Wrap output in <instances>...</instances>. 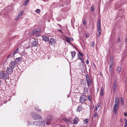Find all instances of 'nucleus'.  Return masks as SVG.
<instances>
[{"label": "nucleus", "mask_w": 127, "mask_h": 127, "mask_svg": "<svg viewBox=\"0 0 127 127\" xmlns=\"http://www.w3.org/2000/svg\"><path fill=\"white\" fill-rule=\"evenodd\" d=\"M87 97L86 95H82L80 98V101L81 104L85 103L86 101Z\"/></svg>", "instance_id": "1"}, {"label": "nucleus", "mask_w": 127, "mask_h": 127, "mask_svg": "<svg viewBox=\"0 0 127 127\" xmlns=\"http://www.w3.org/2000/svg\"><path fill=\"white\" fill-rule=\"evenodd\" d=\"M8 75L4 72H0V78L6 80L8 78Z\"/></svg>", "instance_id": "2"}, {"label": "nucleus", "mask_w": 127, "mask_h": 127, "mask_svg": "<svg viewBox=\"0 0 127 127\" xmlns=\"http://www.w3.org/2000/svg\"><path fill=\"white\" fill-rule=\"evenodd\" d=\"M32 117L35 120H40L42 119V117L40 115L35 113H33V115L32 116Z\"/></svg>", "instance_id": "3"}, {"label": "nucleus", "mask_w": 127, "mask_h": 127, "mask_svg": "<svg viewBox=\"0 0 127 127\" xmlns=\"http://www.w3.org/2000/svg\"><path fill=\"white\" fill-rule=\"evenodd\" d=\"M52 117L50 116L45 119V121L46 122V124L47 125H49L51 124L52 121Z\"/></svg>", "instance_id": "4"}, {"label": "nucleus", "mask_w": 127, "mask_h": 127, "mask_svg": "<svg viewBox=\"0 0 127 127\" xmlns=\"http://www.w3.org/2000/svg\"><path fill=\"white\" fill-rule=\"evenodd\" d=\"M41 30V29H36L35 30L33 31L32 32H31L30 34L31 35H36L37 36V34L39 33L40 32Z\"/></svg>", "instance_id": "5"}, {"label": "nucleus", "mask_w": 127, "mask_h": 127, "mask_svg": "<svg viewBox=\"0 0 127 127\" xmlns=\"http://www.w3.org/2000/svg\"><path fill=\"white\" fill-rule=\"evenodd\" d=\"M13 69V68L11 66H9L6 69V72L8 74H11L12 72Z\"/></svg>", "instance_id": "6"}, {"label": "nucleus", "mask_w": 127, "mask_h": 127, "mask_svg": "<svg viewBox=\"0 0 127 127\" xmlns=\"http://www.w3.org/2000/svg\"><path fill=\"white\" fill-rule=\"evenodd\" d=\"M119 104H115L113 107V112L116 114L117 112V110L118 109Z\"/></svg>", "instance_id": "7"}, {"label": "nucleus", "mask_w": 127, "mask_h": 127, "mask_svg": "<svg viewBox=\"0 0 127 127\" xmlns=\"http://www.w3.org/2000/svg\"><path fill=\"white\" fill-rule=\"evenodd\" d=\"M31 45L32 47L37 46L38 45V41L35 39L32 42Z\"/></svg>", "instance_id": "8"}, {"label": "nucleus", "mask_w": 127, "mask_h": 127, "mask_svg": "<svg viewBox=\"0 0 127 127\" xmlns=\"http://www.w3.org/2000/svg\"><path fill=\"white\" fill-rule=\"evenodd\" d=\"M111 62V63L110 64L109 70L110 72L111 73H112V66L113 64V61L112 59V60L111 61V60H110V62Z\"/></svg>", "instance_id": "9"}, {"label": "nucleus", "mask_w": 127, "mask_h": 127, "mask_svg": "<svg viewBox=\"0 0 127 127\" xmlns=\"http://www.w3.org/2000/svg\"><path fill=\"white\" fill-rule=\"evenodd\" d=\"M17 63L14 61L11 62L10 63V66H11L12 67L14 68L15 66H16V64Z\"/></svg>", "instance_id": "10"}, {"label": "nucleus", "mask_w": 127, "mask_h": 127, "mask_svg": "<svg viewBox=\"0 0 127 127\" xmlns=\"http://www.w3.org/2000/svg\"><path fill=\"white\" fill-rule=\"evenodd\" d=\"M42 40L48 42L49 41V38L46 36L43 35L42 36Z\"/></svg>", "instance_id": "11"}, {"label": "nucleus", "mask_w": 127, "mask_h": 127, "mask_svg": "<svg viewBox=\"0 0 127 127\" xmlns=\"http://www.w3.org/2000/svg\"><path fill=\"white\" fill-rule=\"evenodd\" d=\"M56 42V40L53 38H51L50 40L49 44L52 45V44H54Z\"/></svg>", "instance_id": "12"}, {"label": "nucleus", "mask_w": 127, "mask_h": 127, "mask_svg": "<svg viewBox=\"0 0 127 127\" xmlns=\"http://www.w3.org/2000/svg\"><path fill=\"white\" fill-rule=\"evenodd\" d=\"M82 105H80L78 106L77 109L76 110L77 112H79L80 111L82 110Z\"/></svg>", "instance_id": "13"}, {"label": "nucleus", "mask_w": 127, "mask_h": 127, "mask_svg": "<svg viewBox=\"0 0 127 127\" xmlns=\"http://www.w3.org/2000/svg\"><path fill=\"white\" fill-rule=\"evenodd\" d=\"M39 126L42 127H44L45 125V122L44 121H43L39 122Z\"/></svg>", "instance_id": "14"}, {"label": "nucleus", "mask_w": 127, "mask_h": 127, "mask_svg": "<svg viewBox=\"0 0 127 127\" xmlns=\"http://www.w3.org/2000/svg\"><path fill=\"white\" fill-rule=\"evenodd\" d=\"M21 57H19L18 58H16L14 61L17 63L18 64L19 62L21 61Z\"/></svg>", "instance_id": "15"}, {"label": "nucleus", "mask_w": 127, "mask_h": 127, "mask_svg": "<svg viewBox=\"0 0 127 127\" xmlns=\"http://www.w3.org/2000/svg\"><path fill=\"white\" fill-rule=\"evenodd\" d=\"M115 104H119V100L117 97H116L115 98Z\"/></svg>", "instance_id": "16"}, {"label": "nucleus", "mask_w": 127, "mask_h": 127, "mask_svg": "<svg viewBox=\"0 0 127 127\" xmlns=\"http://www.w3.org/2000/svg\"><path fill=\"white\" fill-rule=\"evenodd\" d=\"M87 81L88 86V87H89V86L90 84H91L92 83V80L90 78L89 79V80H87Z\"/></svg>", "instance_id": "17"}, {"label": "nucleus", "mask_w": 127, "mask_h": 127, "mask_svg": "<svg viewBox=\"0 0 127 127\" xmlns=\"http://www.w3.org/2000/svg\"><path fill=\"white\" fill-rule=\"evenodd\" d=\"M79 120L78 119V118L77 117H76L74 121H73V123L75 124H77L78 123V122L79 121Z\"/></svg>", "instance_id": "18"}, {"label": "nucleus", "mask_w": 127, "mask_h": 127, "mask_svg": "<svg viewBox=\"0 0 127 127\" xmlns=\"http://www.w3.org/2000/svg\"><path fill=\"white\" fill-rule=\"evenodd\" d=\"M104 88L103 87H102L101 89L100 95L101 96H102L104 95Z\"/></svg>", "instance_id": "19"}, {"label": "nucleus", "mask_w": 127, "mask_h": 127, "mask_svg": "<svg viewBox=\"0 0 127 127\" xmlns=\"http://www.w3.org/2000/svg\"><path fill=\"white\" fill-rule=\"evenodd\" d=\"M71 54L72 58H73L75 55L76 54V52L75 51L72 52H71Z\"/></svg>", "instance_id": "20"}, {"label": "nucleus", "mask_w": 127, "mask_h": 127, "mask_svg": "<svg viewBox=\"0 0 127 127\" xmlns=\"http://www.w3.org/2000/svg\"><path fill=\"white\" fill-rule=\"evenodd\" d=\"M39 121H34V125L35 126H39Z\"/></svg>", "instance_id": "21"}, {"label": "nucleus", "mask_w": 127, "mask_h": 127, "mask_svg": "<svg viewBox=\"0 0 127 127\" xmlns=\"http://www.w3.org/2000/svg\"><path fill=\"white\" fill-rule=\"evenodd\" d=\"M19 49L18 48H17L14 52L13 54V56H14L16 54L18 53V52L19 51Z\"/></svg>", "instance_id": "22"}, {"label": "nucleus", "mask_w": 127, "mask_h": 127, "mask_svg": "<svg viewBox=\"0 0 127 127\" xmlns=\"http://www.w3.org/2000/svg\"><path fill=\"white\" fill-rule=\"evenodd\" d=\"M97 30L98 32V34L97 35V37H99L100 36L101 33V29H97Z\"/></svg>", "instance_id": "23"}, {"label": "nucleus", "mask_w": 127, "mask_h": 127, "mask_svg": "<svg viewBox=\"0 0 127 127\" xmlns=\"http://www.w3.org/2000/svg\"><path fill=\"white\" fill-rule=\"evenodd\" d=\"M113 85L114 86V90H115L116 89L117 86V83L116 82H114Z\"/></svg>", "instance_id": "24"}, {"label": "nucleus", "mask_w": 127, "mask_h": 127, "mask_svg": "<svg viewBox=\"0 0 127 127\" xmlns=\"http://www.w3.org/2000/svg\"><path fill=\"white\" fill-rule=\"evenodd\" d=\"M121 70V68L120 67H118L116 69V71L117 73H120Z\"/></svg>", "instance_id": "25"}, {"label": "nucleus", "mask_w": 127, "mask_h": 127, "mask_svg": "<svg viewBox=\"0 0 127 127\" xmlns=\"http://www.w3.org/2000/svg\"><path fill=\"white\" fill-rule=\"evenodd\" d=\"M66 38L65 40L68 43H69L70 42V38H68L67 37H66Z\"/></svg>", "instance_id": "26"}, {"label": "nucleus", "mask_w": 127, "mask_h": 127, "mask_svg": "<svg viewBox=\"0 0 127 127\" xmlns=\"http://www.w3.org/2000/svg\"><path fill=\"white\" fill-rule=\"evenodd\" d=\"M78 59H79L81 61V62H82V63H84V61H83V60L82 58L81 57H79V55H78Z\"/></svg>", "instance_id": "27"}, {"label": "nucleus", "mask_w": 127, "mask_h": 127, "mask_svg": "<svg viewBox=\"0 0 127 127\" xmlns=\"http://www.w3.org/2000/svg\"><path fill=\"white\" fill-rule=\"evenodd\" d=\"M23 12L22 11H20L19 13H18V15L19 16L21 17L23 13Z\"/></svg>", "instance_id": "28"}, {"label": "nucleus", "mask_w": 127, "mask_h": 127, "mask_svg": "<svg viewBox=\"0 0 127 127\" xmlns=\"http://www.w3.org/2000/svg\"><path fill=\"white\" fill-rule=\"evenodd\" d=\"M124 120L125 121V122L124 125V127H127V120L126 119H124Z\"/></svg>", "instance_id": "29"}, {"label": "nucleus", "mask_w": 127, "mask_h": 127, "mask_svg": "<svg viewBox=\"0 0 127 127\" xmlns=\"http://www.w3.org/2000/svg\"><path fill=\"white\" fill-rule=\"evenodd\" d=\"M29 0H26L24 2V3L23 4L25 5H26L29 2Z\"/></svg>", "instance_id": "30"}, {"label": "nucleus", "mask_w": 127, "mask_h": 127, "mask_svg": "<svg viewBox=\"0 0 127 127\" xmlns=\"http://www.w3.org/2000/svg\"><path fill=\"white\" fill-rule=\"evenodd\" d=\"M64 120L67 123H69L70 122L66 118L64 119Z\"/></svg>", "instance_id": "31"}, {"label": "nucleus", "mask_w": 127, "mask_h": 127, "mask_svg": "<svg viewBox=\"0 0 127 127\" xmlns=\"http://www.w3.org/2000/svg\"><path fill=\"white\" fill-rule=\"evenodd\" d=\"M90 45L91 46H92L93 47H94L95 46V44L94 42L93 41H92L91 42Z\"/></svg>", "instance_id": "32"}, {"label": "nucleus", "mask_w": 127, "mask_h": 127, "mask_svg": "<svg viewBox=\"0 0 127 127\" xmlns=\"http://www.w3.org/2000/svg\"><path fill=\"white\" fill-rule=\"evenodd\" d=\"M97 25L98 27L97 28V29H101L100 24L97 23Z\"/></svg>", "instance_id": "33"}, {"label": "nucleus", "mask_w": 127, "mask_h": 127, "mask_svg": "<svg viewBox=\"0 0 127 127\" xmlns=\"http://www.w3.org/2000/svg\"><path fill=\"white\" fill-rule=\"evenodd\" d=\"M40 11V9H37L36 10L35 12L37 13H39Z\"/></svg>", "instance_id": "34"}, {"label": "nucleus", "mask_w": 127, "mask_h": 127, "mask_svg": "<svg viewBox=\"0 0 127 127\" xmlns=\"http://www.w3.org/2000/svg\"><path fill=\"white\" fill-rule=\"evenodd\" d=\"M88 121V119H85L84 121V124H87Z\"/></svg>", "instance_id": "35"}, {"label": "nucleus", "mask_w": 127, "mask_h": 127, "mask_svg": "<svg viewBox=\"0 0 127 127\" xmlns=\"http://www.w3.org/2000/svg\"><path fill=\"white\" fill-rule=\"evenodd\" d=\"M35 109L36 111H41V110L40 109H39L38 107H35Z\"/></svg>", "instance_id": "36"}, {"label": "nucleus", "mask_w": 127, "mask_h": 127, "mask_svg": "<svg viewBox=\"0 0 127 127\" xmlns=\"http://www.w3.org/2000/svg\"><path fill=\"white\" fill-rule=\"evenodd\" d=\"M20 17V16H19V15H18L17 17H16L15 18V20H18L19 19Z\"/></svg>", "instance_id": "37"}, {"label": "nucleus", "mask_w": 127, "mask_h": 127, "mask_svg": "<svg viewBox=\"0 0 127 127\" xmlns=\"http://www.w3.org/2000/svg\"><path fill=\"white\" fill-rule=\"evenodd\" d=\"M120 99L121 100V105H123L124 104V101L122 100V97L120 98Z\"/></svg>", "instance_id": "38"}, {"label": "nucleus", "mask_w": 127, "mask_h": 127, "mask_svg": "<svg viewBox=\"0 0 127 127\" xmlns=\"http://www.w3.org/2000/svg\"><path fill=\"white\" fill-rule=\"evenodd\" d=\"M86 80H89V79L88 76V75H86Z\"/></svg>", "instance_id": "39"}, {"label": "nucleus", "mask_w": 127, "mask_h": 127, "mask_svg": "<svg viewBox=\"0 0 127 127\" xmlns=\"http://www.w3.org/2000/svg\"><path fill=\"white\" fill-rule=\"evenodd\" d=\"M94 117L95 118H96L98 116V114L96 113H95L94 115Z\"/></svg>", "instance_id": "40"}, {"label": "nucleus", "mask_w": 127, "mask_h": 127, "mask_svg": "<svg viewBox=\"0 0 127 127\" xmlns=\"http://www.w3.org/2000/svg\"><path fill=\"white\" fill-rule=\"evenodd\" d=\"M79 53L81 57L83 56V54L80 51H79Z\"/></svg>", "instance_id": "41"}, {"label": "nucleus", "mask_w": 127, "mask_h": 127, "mask_svg": "<svg viewBox=\"0 0 127 127\" xmlns=\"http://www.w3.org/2000/svg\"><path fill=\"white\" fill-rule=\"evenodd\" d=\"M29 125L30 126L34 125V122L29 123Z\"/></svg>", "instance_id": "42"}, {"label": "nucleus", "mask_w": 127, "mask_h": 127, "mask_svg": "<svg viewBox=\"0 0 127 127\" xmlns=\"http://www.w3.org/2000/svg\"><path fill=\"white\" fill-rule=\"evenodd\" d=\"M88 100L90 101L91 100V96L90 95H89L88 96Z\"/></svg>", "instance_id": "43"}, {"label": "nucleus", "mask_w": 127, "mask_h": 127, "mask_svg": "<svg viewBox=\"0 0 127 127\" xmlns=\"http://www.w3.org/2000/svg\"><path fill=\"white\" fill-rule=\"evenodd\" d=\"M100 106V104L99 103H98V104L97 105V106H95L96 107H97V108H98Z\"/></svg>", "instance_id": "44"}, {"label": "nucleus", "mask_w": 127, "mask_h": 127, "mask_svg": "<svg viewBox=\"0 0 127 127\" xmlns=\"http://www.w3.org/2000/svg\"><path fill=\"white\" fill-rule=\"evenodd\" d=\"M25 52L24 51L23 52H22L21 53V54L22 55H25Z\"/></svg>", "instance_id": "45"}, {"label": "nucleus", "mask_w": 127, "mask_h": 127, "mask_svg": "<svg viewBox=\"0 0 127 127\" xmlns=\"http://www.w3.org/2000/svg\"><path fill=\"white\" fill-rule=\"evenodd\" d=\"M120 37H119L118 38V41L119 42H120Z\"/></svg>", "instance_id": "46"}, {"label": "nucleus", "mask_w": 127, "mask_h": 127, "mask_svg": "<svg viewBox=\"0 0 127 127\" xmlns=\"http://www.w3.org/2000/svg\"><path fill=\"white\" fill-rule=\"evenodd\" d=\"M86 63L87 64H89V61H88V60L87 59V61H86Z\"/></svg>", "instance_id": "47"}, {"label": "nucleus", "mask_w": 127, "mask_h": 127, "mask_svg": "<svg viewBox=\"0 0 127 127\" xmlns=\"http://www.w3.org/2000/svg\"><path fill=\"white\" fill-rule=\"evenodd\" d=\"M86 21H83V24L85 25L86 24Z\"/></svg>", "instance_id": "48"}, {"label": "nucleus", "mask_w": 127, "mask_h": 127, "mask_svg": "<svg viewBox=\"0 0 127 127\" xmlns=\"http://www.w3.org/2000/svg\"><path fill=\"white\" fill-rule=\"evenodd\" d=\"M124 115L125 117H126L127 116V113L126 112H125L124 113Z\"/></svg>", "instance_id": "49"}, {"label": "nucleus", "mask_w": 127, "mask_h": 127, "mask_svg": "<svg viewBox=\"0 0 127 127\" xmlns=\"http://www.w3.org/2000/svg\"><path fill=\"white\" fill-rule=\"evenodd\" d=\"M100 22H101L100 20L99 19V20L98 21L97 23L100 24Z\"/></svg>", "instance_id": "50"}, {"label": "nucleus", "mask_w": 127, "mask_h": 127, "mask_svg": "<svg viewBox=\"0 0 127 127\" xmlns=\"http://www.w3.org/2000/svg\"><path fill=\"white\" fill-rule=\"evenodd\" d=\"M98 108H97V107H95V110L96 111H97V110L98 109Z\"/></svg>", "instance_id": "51"}, {"label": "nucleus", "mask_w": 127, "mask_h": 127, "mask_svg": "<svg viewBox=\"0 0 127 127\" xmlns=\"http://www.w3.org/2000/svg\"><path fill=\"white\" fill-rule=\"evenodd\" d=\"M86 35L87 37H88L89 36V34H86Z\"/></svg>", "instance_id": "52"}, {"label": "nucleus", "mask_w": 127, "mask_h": 127, "mask_svg": "<svg viewBox=\"0 0 127 127\" xmlns=\"http://www.w3.org/2000/svg\"><path fill=\"white\" fill-rule=\"evenodd\" d=\"M58 30L59 31H60L62 33H63V32L61 30H59V29H58Z\"/></svg>", "instance_id": "53"}, {"label": "nucleus", "mask_w": 127, "mask_h": 127, "mask_svg": "<svg viewBox=\"0 0 127 127\" xmlns=\"http://www.w3.org/2000/svg\"><path fill=\"white\" fill-rule=\"evenodd\" d=\"M30 48V46H27L26 48L28 49V48Z\"/></svg>", "instance_id": "54"}, {"label": "nucleus", "mask_w": 127, "mask_h": 127, "mask_svg": "<svg viewBox=\"0 0 127 127\" xmlns=\"http://www.w3.org/2000/svg\"><path fill=\"white\" fill-rule=\"evenodd\" d=\"M93 65H94V66L95 67H96V65H95V64L94 63L93 64Z\"/></svg>", "instance_id": "55"}, {"label": "nucleus", "mask_w": 127, "mask_h": 127, "mask_svg": "<svg viewBox=\"0 0 127 127\" xmlns=\"http://www.w3.org/2000/svg\"><path fill=\"white\" fill-rule=\"evenodd\" d=\"M70 40H70L71 41H73V39L72 38H70Z\"/></svg>", "instance_id": "56"}, {"label": "nucleus", "mask_w": 127, "mask_h": 127, "mask_svg": "<svg viewBox=\"0 0 127 127\" xmlns=\"http://www.w3.org/2000/svg\"><path fill=\"white\" fill-rule=\"evenodd\" d=\"M125 41L126 42H127V38L125 39Z\"/></svg>", "instance_id": "57"}, {"label": "nucleus", "mask_w": 127, "mask_h": 127, "mask_svg": "<svg viewBox=\"0 0 127 127\" xmlns=\"http://www.w3.org/2000/svg\"><path fill=\"white\" fill-rule=\"evenodd\" d=\"M1 80H0V85H1Z\"/></svg>", "instance_id": "58"}, {"label": "nucleus", "mask_w": 127, "mask_h": 127, "mask_svg": "<svg viewBox=\"0 0 127 127\" xmlns=\"http://www.w3.org/2000/svg\"><path fill=\"white\" fill-rule=\"evenodd\" d=\"M94 9H92V11H94Z\"/></svg>", "instance_id": "59"}, {"label": "nucleus", "mask_w": 127, "mask_h": 127, "mask_svg": "<svg viewBox=\"0 0 127 127\" xmlns=\"http://www.w3.org/2000/svg\"><path fill=\"white\" fill-rule=\"evenodd\" d=\"M9 56H8L7 57V58H8L9 57Z\"/></svg>", "instance_id": "60"}, {"label": "nucleus", "mask_w": 127, "mask_h": 127, "mask_svg": "<svg viewBox=\"0 0 127 127\" xmlns=\"http://www.w3.org/2000/svg\"><path fill=\"white\" fill-rule=\"evenodd\" d=\"M97 91H98V88L97 89Z\"/></svg>", "instance_id": "61"}]
</instances>
